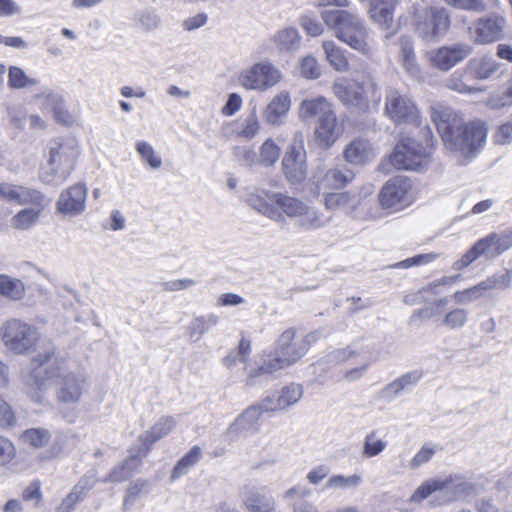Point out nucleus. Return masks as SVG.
<instances>
[{
    "instance_id": "1",
    "label": "nucleus",
    "mask_w": 512,
    "mask_h": 512,
    "mask_svg": "<svg viewBox=\"0 0 512 512\" xmlns=\"http://www.w3.org/2000/svg\"><path fill=\"white\" fill-rule=\"evenodd\" d=\"M24 381L39 392L47 391L56 383L57 400L66 405L77 404L85 390L84 377L67 372L64 359L57 355L54 347L46 348L31 359Z\"/></svg>"
},
{
    "instance_id": "2",
    "label": "nucleus",
    "mask_w": 512,
    "mask_h": 512,
    "mask_svg": "<svg viewBox=\"0 0 512 512\" xmlns=\"http://www.w3.org/2000/svg\"><path fill=\"white\" fill-rule=\"evenodd\" d=\"M431 118L445 146L450 150L471 156L478 152L486 141L487 129L482 122L473 121L465 124L462 117L451 108L433 109Z\"/></svg>"
},
{
    "instance_id": "3",
    "label": "nucleus",
    "mask_w": 512,
    "mask_h": 512,
    "mask_svg": "<svg viewBox=\"0 0 512 512\" xmlns=\"http://www.w3.org/2000/svg\"><path fill=\"white\" fill-rule=\"evenodd\" d=\"M316 338V332L299 338L296 336L295 329L285 330L277 339L274 351L267 355L262 365L249 371L247 385L260 384L275 372L296 363L307 353L311 342Z\"/></svg>"
},
{
    "instance_id": "4",
    "label": "nucleus",
    "mask_w": 512,
    "mask_h": 512,
    "mask_svg": "<svg viewBox=\"0 0 512 512\" xmlns=\"http://www.w3.org/2000/svg\"><path fill=\"white\" fill-rule=\"evenodd\" d=\"M80 155L78 141L73 137H58L48 144L46 162L39 169V179L45 185L60 186L69 179Z\"/></svg>"
},
{
    "instance_id": "5",
    "label": "nucleus",
    "mask_w": 512,
    "mask_h": 512,
    "mask_svg": "<svg viewBox=\"0 0 512 512\" xmlns=\"http://www.w3.org/2000/svg\"><path fill=\"white\" fill-rule=\"evenodd\" d=\"M321 18L338 40L363 55L373 53L369 30L358 14L344 9H326L321 12Z\"/></svg>"
},
{
    "instance_id": "6",
    "label": "nucleus",
    "mask_w": 512,
    "mask_h": 512,
    "mask_svg": "<svg viewBox=\"0 0 512 512\" xmlns=\"http://www.w3.org/2000/svg\"><path fill=\"white\" fill-rule=\"evenodd\" d=\"M422 140L406 138L399 141L390 156L391 164L398 170L420 171L428 162L434 138L428 126L419 128Z\"/></svg>"
},
{
    "instance_id": "7",
    "label": "nucleus",
    "mask_w": 512,
    "mask_h": 512,
    "mask_svg": "<svg viewBox=\"0 0 512 512\" xmlns=\"http://www.w3.org/2000/svg\"><path fill=\"white\" fill-rule=\"evenodd\" d=\"M272 197L273 209L277 211L279 217L271 218V220L283 223L287 217L297 218L296 225L304 231L316 230L325 226L326 220L322 215L301 199L282 192H275Z\"/></svg>"
},
{
    "instance_id": "8",
    "label": "nucleus",
    "mask_w": 512,
    "mask_h": 512,
    "mask_svg": "<svg viewBox=\"0 0 512 512\" xmlns=\"http://www.w3.org/2000/svg\"><path fill=\"white\" fill-rule=\"evenodd\" d=\"M0 332L4 345L15 354L30 351L40 336L35 326L17 318L7 320Z\"/></svg>"
},
{
    "instance_id": "9",
    "label": "nucleus",
    "mask_w": 512,
    "mask_h": 512,
    "mask_svg": "<svg viewBox=\"0 0 512 512\" xmlns=\"http://www.w3.org/2000/svg\"><path fill=\"white\" fill-rule=\"evenodd\" d=\"M450 15L445 8L432 7L416 15L415 31L424 40L443 36L450 27Z\"/></svg>"
},
{
    "instance_id": "10",
    "label": "nucleus",
    "mask_w": 512,
    "mask_h": 512,
    "mask_svg": "<svg viewBox=\"0 0 512 512\" xmlns=\"http://www.w3.org/2000/svg\"><path fill=\"white\" fill-rule=\"evenodd\" d=\"M282 170L290 184H299L307 177V153L301 137L294 138L283 159Z\"/></svg>"
},
{
    "instance_id": "11",
    "label": "nucleus",
    "mask_w": 512,
    "mask_h": 512,
    "mask_svg": "<svg viewBox=\"0 0 512 512\" xmlns=\"http://www.w3.org/2000/svg\"><path fill=\"white\" fill-rule=\"evenodd\" d=\"M411 182L403 176L388 180L381 188L378 198L383 209L398 211L410 204Z\"/></svg>"
},
{
    "instance_id": "12",
    "label": "nucleus",
    "mask_w": 512,
    "mask_h": 512,
    "mask_svg": "<svg viewBox=\"0 0 512 512\" xmlns=\"http://www.w3.org/2000/svg\"><path fill=\"white\" fill-rule=\"evenodd\" d=\"M280 79V72L269 62L256 63L239 75V83L247 90H265Z\"/></svg>"
},
{
    "instance_id": "13",
    "label": "nucleus",
    "mask_w": 512,
    "mask_h": 512,
    "mask_svg": "<svg viewBox=\"0 0 512 512\" xmlns=\"http://www.w3.org/2000/svg\"><path fill=\"white\" fill-rule=\"evenodd\" d=\"M385 112L396 124L417 123L418 110L414 102L396 89H389L386 94Z\"/></svg>"
},
{
    "instance_id": "14",
    "label": "nucleus",
    "mask_w": 512,
    "mask_h": 512,
    "mask_svg": "<svg viewBox=\"0 0 512 512\" xmlns=\"http://www.w3.org/2000/svg\"><path fill=\"white\" fill-rule=\"evenodd\" d=\"M87 194V186L82 182L64 189L56 202L57 211L69 217L81 215L86 209Z\"/></svg>"
},
{
    "instance_id": "15",
    "label": "nucleus",
    "mask_w": 512,
    "mask_h": 512,
    "mask_svg": "<svg viewBox=\"0 0 512 512\" xmlns=\"http://www.w3.org/2000/svg\"><path fill=\"white\" fill-rule=\"evenodd\" d=\"M505 18L496 13L489 14L486 17L479 18L475 21L470 31L473 33V38L476 43L488 44L495 42L502 38Z\"/></svg>"
},
{
    "instance_id": "16",
    "label": "nucleus",
    "mask_w": 512,
    "mask_h": 512,
    "mask_svg": "<svg viewBox=\"0 0 512 512\" xmlns=\"http://www.w3.org/2000/svg\"><path fill=\"white\" fill-rule=\"evenodd\" d=\"M472 53V47L468 44L458 43L451 46H443L430 52L431 63L440 70L447 71L463 61Z\"/></svg>"
},
{
    "instance_id": "17",
    "label": "nucleus",
    "mask_w": 512,
    "mask_h": 512,
    "mask_svg": "<svg viewBox=\"0 0 512 512\" xmlns=\"http://www.w3.org/2000/svg\"><path fill=\"white\" fill-rule=\"evenodd\" d=\"M423 373L420 370H413L404 373L391 383L384 386L377 394V398L384 402H392L403 393H409L422 379Z\"/></svg>"
},
{
    "instance_id": "18",
    "label": "nucleus",
    "mask_w": 512,
    "mask_h": 512,
    "mask_svg": "<svg viewBox=\"0 0 512 512\" xmlns=\"http://www.w3.org/2000/svg\"><path fill=\"white\" fill-rule=\"evenodd\" d=\"M273 195H275L274 191L254 187L246 189L241 199L256 212L271 219L279 217L277 211L273 209Z\"/></svg>"
},
{
    "instance_id": "19",
    "label": "nucleus",
    "mask_w": 512,
    "mask_h": 512,
    "mask_svg": "<svg viewBox=\"0 0 512 512\" xmlns=\"http://www.w3.org/2000/svg\"><path fill=\"white\" fill-rule=\"evenodd\" d=\"M0 198L18 204H33L42 206L44 194L36 189L17 186L10 183H0Z\"/></svg>"
},
{
    "instance_id": "20",
    "label": "nucleus",
    "mask_w": 512,
    "mask_h": 512,
    "mask_svg": "<svg viewBox=\"0 0 512 512\" xmlns=\"http://www.w3.org/2000/svg\"><path fill=\"white\" fill-rule=\"evenodd\" d=\"M367 204L366 197L352 191L326 193L324 206L328 210H341L346 214H352L355 210Z\"/></svg>"
},
{
    "instance_id": "21",
    "label": "nucleus",
    "mask_w": 512,
    "mask_h": 512,
    "mask_svg": "<svg viewBox=\"0 0 512 512\" xmlns=\"http://www.w3.org/2000/svg\"><path fill=\"white\" fill-rule=\"evenodd\" d=\"M341 133L342 129L338 124L334 110L316 122L315 141L323 149L330 148L338 140Z\"/></svg>"
},
{
    "instance_id": "22",
    "label": "nucleus",
    "mask_w": 512,
    "mask_h": 512,
    "mask_svg": "<svg viewBox=\"0 0 512 512\" xmlns=\"http://www.w3.org/2000/svg\"><path fill=\"white\" fill-rule=\"evenodd\" d=\"M504 65L491 56L475 57L466 65L465 74L476 80H487L502 73Z\"/></svg>"
},
{
    "instance_id": "23",
    "label": "nucleus",
    "mask_w": 512,
    "mask_h": 512,
    "mask_svg": "<svg viewBox=\"0 0 512 512\" xmlns=\"http://www.w3.org/2000/svg\"><path fill=\"white\" fill-rule=\"evenodd\" d=\"M175 426V420L171 416L161 417L150 430L139 436L142 447L139 448L140 453L146 456L154 443L165 437Z\"/></svg>"
},
{
    "instance_id": "24",
    "label": "nucleus",
    "mask_w": 512,
    "mask_h": 512,
    "mask_svg": "<svg viewBox=\"0 0 512 512\" xmlns=\"http://www.w3.org/2000/svg\"><path fill=\"white\" fill-rule=\"evenodd\" d=\"M260 417L259 408H255L253 405L249 406L230 424L227 435L230 439H235L242 433L257 431Z\"/></svg>"
},
{
    "instance_id": "25",
    "label": "nucleus",
    "mask_w": 512,
    "mask_h": 512,
    "mask_svg": "<svg viewBox=\"0 0 512 512\" xmlns=\"http://www.w3.org/2000/svg\"><path fill=\"white\" fill-rule=\"evenodd\" d=\"M332 104L323 96L303 100L299 107V116L303 121L322 119L332 112Z\"/></svg>"
},
{
    "instance_id": "26",
    "label": "nucleus",
    "mask_w": 512,
    "mask_h": 512,
    "mask_svg": "<svg viewBox=\"0 0 512 512\" xmlns=\"http://www.w3.org/2000/svg\"><path fill=\"white\" fill-rule=\"evenodd\" d=\"M332 89L335 96L344 105L357 108L364 107L362 97L353 80L349 81L346 78H339L334 82Z\"/></svg>"
},
{
    "instance_id": "27",
    "label": "nucleus",
    "mask_w": 512,
    "mask_h": 512,
    "mask_svg": "<svg viewBox=\"0 0 512 512\" xmlns=\"http://www.w3.org/2000/svg\"><path fill=\"white\" fill-rule=\"evenodd\" d=\"M345 160L353 165H362L374 158L371 143L365 139H355L343 152Z\"/></svg>"
},
{
    "instance_id": "28",
    "label": "nucleus",
    "mask_w": 512,
    "mask_h": 512,
    "mask_svg": "<svg viewBox=\"0 0 512 512\" xmlns=\"http://www.w3.org/2000/svg\"><path fill=\"white\" fill-rule=\"evenodd\" d=\"M141 457L144 456L140 453V450H138L136 455L129 456L122 463L115 466L102 482L120 483L129 479L141 465Z\"/></svg>"
},
{
    "instance_id": "29",
    "label": "nucleus",
    "mask_w": 512,
    "mask_h": 512,
    "mask_svg": "<svg viewBox=\"0 0 512 512\" xmlns=\"http://www.w3.org/2000/svg\"><path fill=\"white\" fill-rule=\"evenodd\" d=\"M271 41L280 53H292L300 48L301 36L296 28L286 27L277 31Z\"/></svg>"
},
{
    "instance_id": "30",
    "label": "nucleus",
    "mask_w": 512,
    "mask_h": 512,
    "mask_svg": "<svg viewBox=\"0 0 512 512\" xmlns=\"http://www.w3.org/2000/svg\"><path fill=\"white\" fill-rule=\"evenodd\" d=\"M354 84L362 97L364 107L368 102H379L381 99L380 88L376 78L371 73H365L354 80Z\"/></svg>"
},
{
    "instance_id": "31",
    "label": "nucleus",
    "mask_w": 512,
    "mask_h": 512,
    "mask_svg": "<svg viewBox=\"0 0 512 512\" xmlns=\"http://www.w3.org/2000/svg\"><path fill=\"white\" fill-rule=\"evenodd\" d=\"M242 498L250 512H271L274 509L273 499L261 494L255 488L245 487L242 492Z\"/></svg>"
},
{
    "instance_id": "32",
    "label": "nucleus",
    "mask_w": 512,
    "mask_h": 512,
    "mask_svg": "<svg viewBox=\"0 0 512 512\" xmlns=\"http://www.w3.org/2000/svg\"><path fill=\"white\" fill-rule=\"evenodd\" d=\"M481 240L488 251V257L499 256L512 247V230L490 233Z\"/></svg>"
},
{
    "instance_id": "33",
    "label": "nucleus",
    "mask_w": 512,
    "mask_h": 512,
    "mask_svg": "<svg viewBox=\"0 0 512 512\" xmlns=\"http://www.w3.org/2000/svg\"><path fill=\"white\" fill-rule=\"evenodd\" d=\"M354 176L353 171L350 169H329L318 183V189L319 191L325 189H341L350 183Z\"/></svg>"
},
{
    "instance_id": "34",
    "label": "nucleus",
    "mask_w": 512,
    "mask_h": 512,
    "mask_svg": "<svg viewBox=\"0 0 512 512\" xmlns=\"http://www.w3.org/2000/svg\"><path fill=\"white\" fill-rule=\"evenodd\" d=\"M219 317L214 313L199 315L192 318L188 325V334L193 341H199L202 336L215 327Z\"/></svg>"
},
{
    "instance_id": "35",
    "label": "nucleus",
    "mask_w": 512,
    "mask_h": 512,
    "mask_svg": "<svg viewBox=\"0 0 512 512\" xmlns=\"http://www.w3.org/2000/svg\"><path fill=\"white\" fill-rule=\"evenodd\" d=\"M290 108V97L288 94L276 95L267 105L264 111V119L269 124H277Z\"/></svg>"
},
{
    "instance_id": "36",
    "label": "nucleus",
    "mask_w": 512,
    "mask_h": 512,
    "mask_svg": "<svg viewBox=\"0 0 512 512\" xmlns=\"http://www.w3.org/2000/svg\"><path fill=\"white\" fill-rule=\"evenodd\" d=\"M202 450L199 446H193L187 453H185L175 464L171 473V480L175 481L186 474L195 466L201 459Z\"/></svg>"
},
{
    "instance_id": "37",
    "label": "nucleus",
    "mask_w": 512,
    "mask_h": 512,
    "mask_svg": "<svg viewBox=\"0 0 512 512\" xmlns=\"http://www.w3.org/2000/svg\"><path fill=\"white\" fill-rule=\"evenodd\" d=\"M399 46L402 57V65L404 69L413 77H417L420 74V68L417 64L414 46L411 37L402 36L399 39Z\"/></svg>"
},
{
    "instance_id": "38",
    "label": "nucleus",
    "mask_w": 512,
    "mask_h": 512,
    "mask_svg": "<svg viewBox=\"0 0 512 512\" xmlns=\"http://www.w3.org/2000/svg\"><path fill=\"white\" fill-rule=\"evenodd\" d=\"M451 479H428L424 481L411 495L410 502L419 503L427 499L432 493L449 488Z\"/></svg>"
},
{
    "instance_id": "39",
    "label": "nucleus",
    "mask_w": 512,
    "mask_h": 512,
    "mask_svg": "<svg viewBox=\"0 0 512 512\" xmlns=\"http://www.w3.org/2000/svg\"><path fill=\"white\" fill-rule=\"evenodd\" d=\"M323 49L327 61L336 71L345 72L348 70L349 62L341 47L337 46L333 41H325Z\"/></svg>"
},
{
    "instance_id": "40",
    "label": "nucleus",
    "mask_w": 512,
    "mask_h": 512,
    "mask_svg": "<svg viewBox=\"0 0 512 512\" xmlns=\"http://www.w3.org/2000/svg\"><path fill=\"white\" fill-rule=\"evenodd\" d=\"M136 26L145 32H151L158 29L161 25V17L156 9L148 7L135 13Z\"/></svg>"
},
{
    "instance_id": "41",
    "label": "nucleus",
    "mask_w": 512,
    "mask_h": 512,
    "mask_svg": "<svg viewBox=\"0 0 512 512\" xmlns=\"http://www.w3.org/2000/svg\"><path fill=\"white\" fill-rule=\"evenodd\" d=\"M0 296L20 300L25 296L24 284L18 279L0 274Z\"/></svg>"
},
{
    "instance_id": "42",
    "label": "nucleus",
    "mask_w": 512,
    "mask_h": 512,
    "mask_svg": "<svg viewBox=\"0 0 512 512\" xmlns=\"http://www.w3.org/2000/svg\"><path fill=\"white\" fill-rule=\"evenodd\" d=\"M512 283V272L510 270H503L487 277L481 281V288L485 291L488 290H505L511 286Z\"/></svg>"
},
{
    "instance_id": "43",
    "label": "nucleus",
    "mask_w": 512,
    "mask_h": 512,
    "mask_svg": "<svg viewBox=\"0 0 512 512\" xmlns=\"http://www.w3.org/2000/svg\"><path fill=\"white\" fill-rule=\"evenodd\" d=\"M38 80L30 78L24 70L17 66H10L8 69V85L12 89H22L28 86H35Z\"/></svg>"
},
{
    "instance_id": "44",
    "label": "nucleus",
    "mask_w": 512,
    "mask_h": 512,
    "mask_svg": "<svg viewBox=\"0 0 512 512\" xmlns=\"http://www.w3.org/2000/svg\"><path fill=\"white\" fill-rule=\"evenodd\" d=\"M279 156L280 148L272 139L269 138L265 140L260 147L258 162L266 167H269L278 161Z\"/></svg>"
},
{
    "instance_id": "45",
    "label": "nucleus",
    "mask_w": 512,
    "mask_h": 512,
    "mask_svg": "<svg viewBox=\"0 0 512 512\" xmlns=\"http://www.w3.org/2000/svg\"><path fill=\"white\" fill-rule=\"evenodd\" d=\"M40 212L32 208H26L19 211L13 216L12 226L19 230H27L31 228L39 219Z\"/></svg>"
},
{
    "instance_id": "46",
    "label": "nucleus",
    "mask_w": 512,
    "mask_h": 512,
    "mask_svg": "<svg viewBox=\"0 0 512 512\" xmlns=\"http://www.w3.org/2000/svg\"><path fill=\"white\" fill-rule=\"evenodd\" d=\"M484 254L488 256V251L484 246V242L479 239L458 261L454 263V268L456 270L466 268Z\"/></svg>"
},
{
    "instance_id": "47",
    "label": "nucleus",
    "mask_w": 512,
    "mask_h": 512,
    "mask_svg": "<svg viewBox=\"0 0 512 512\" xmlns=\"http://www.w3.org/2000/svg\"><path fill=\"white\" fill-rule=\"evenodd\" d=\"M136 151L140 155L142 161L147 163L152 169H159L162 166L161 157L148 142L138 141L136 143Z\"/></svg>"
},
{
    "instance_id": "48",
    "label": "nucleus",
    "mask_w": 512,
    "mask_h": 512,
    "mask_svg": "<svg viewBox=\"0 0 512 512\" xmlns=\"http://www.w3.org/2000/svg\"><path fill=\"white\" fill-rule=\"evenodd\" d=\"M387 443L377 436V431L368 433L364 440L363 455L367 458L375 457L384 451Z\"/></svg>"
},
{
    "instance_id": "49",
    "label": "nucleus",
    "mask_w": 512,
    "mask_h": 512,
    "mask_svg": "<svg viewBox=\"0 0 512 512\" xmlns=\"http://www.w3.org/2000/svg\"><path fill=\"white\" fill-rule=\"evenodd\" d=\"M303 390L299 384H291L282 389L281 394L278 396V406L280 409H285L289 406L296 404L302 397Z\"/></svg>"
},
{
    "instance_id": "50",
    "label": "nucleus",
    "mask_w": 512,
    "mask_h": 512,
    "mask_svg": "<svg viewBox=\"0 0 512 512\" xmlns=\"http://www.w3.org/2000/svg\"><path fill=\"white\" fill-rule=\"evenodd\" d=\"M487 105L494 110L512 105V79L502 92L493 94L488 98Z\"/></svg>"
},
{
    "instance_id": "51",
    "label": "nucleus",
    "mask_w": 512,
    "mask_h": 512,
    "mask_svg": "<svg viewBox=\"0 0 512 512\" xmlns=\"http://www.w3.org/2000/svg\"><path fill=\"white\" fill-rule=\"evenodd\" d=\"M362 479L359 475H333L329 478L326 483L327 488H339V489H347V488H355L360 485Z\"/></svg>"
},
{
    "instance_id": "52",
    "label": "nucleus",
    "mask_w": 512,
    "mask_h": 512,
    "mask_svg": "<svg viewBox=\"0 0 512 512\" xmlns=\"http://www.w3.org/2000/svg\"><path fill=\"white\" fill-rule=\"evenodd\" d=\"M437 258L436 254L426 253L418 254L405 260L394 263L390 266L393 269H408L414 266L426 265Z\"/></svg>"
},
{
    "instance_id": "53",
    "label": "nucleus",
    "mask_w": 512,
    "mask_h": 512,
    "mask_svg": "<svg viewBox=\"0 0 512 512\" xmlns=\"http://www.w3.org/2000/svg\"><path fill=\"white\" fill-rule=\"evenodd\" d=\"M468 321V312L462 308H456L448 312L444 319L443 324L450 329H460Z\"/></svg>"
},
{
    "instance_id": "54",
    "label": "nucleus",
    "mask_w": 512,
    "mask_h": 512,
    "mask_svg": "<svg viewBox=\"0 0 512 512\" xmlns=\"http://www.w3.org/2000/svg\"><path fill=\"white\" fill-rule=\"evenodd\" d=\"M49 437V432L44 429H28L22 435L23 441L35 448L43 447Z\"/></svg>"
},
{
    "instance_id": "55",
    "label": "nucleus",
    "mask_w": 512,
    "mask_h": 512,
    "mask_svg": "<svg viewBox=\"0 0 512 512\" xmlns=\"http://www.w3.org/2000/svg\"><path fill=\"white\" fill-rule=\"evenodd\" d=\"M448 5L465 11L481 13L487 10L484 0H443Z\"/></svg>"
},
{
    "instance_id": "56",
    "label": "nucleus",
    "mask_w": 512,
    "mask_h": 512,
    "mask_svg": "<svg viewBox=\"0 0 512 512\" xmlns=\"http://www.w3.org/2000/svg\"><path fill=\"white\" fill-rule=\"evenodd\" d=\"M146 486L147 481L143 479H138L129 485L123 501V510L130 509Z\"/></svg>"
},
{
    "instance_id": "57",
    "label": "nucleus",
    "mask_w": 512,
    "mask_h": 512,
    "mask_svg": "<svg viewBox=\"0 0 512 512\" xmlns=\"http://www.w3.org/2000/svg\"><path fill=\"white\" fill-rule=\"evenodd\" d=\"M233 155L235 160L241 165V166H252L256 163H258V155L257 153L248 148L243 146H236L233 149Z\"/></svg>"
},
{
    "instance_id": "58",
    "label": "nucleus",
    "mask_w": 512,
    "mask_h": 512,
    "mask_svg": "<svg viewBox=\"0 0 512 512\" xmlns=\"http://www.w3.org/2000/svg\"><path fill=\"white\" fill-rule=\"evenodd\" d=\"M483 292H485L484 288H481V282L477 285L470 287L468 289L457 291L454 293L453 298L457 303L467 304L469 302L475 301L482 297Z\"/></svg>"
},
{
    "instance_id": "59",
    "label": "nucleus",
    "mask_w": 512,
    "mask_h": 512,
    "mask_svg": "<svg viewBox=\"0 0 512 512\" xmlns=\"http://www.w3.org/2000/svg\"><path fill=\"white\" fill-rule=\"evenodd\" d=\"M300 74L307 79H317L321 75V71L317 60L312 56H306L300 63Z\"/></svg>"
},
{
    "instance_id": "60",
    "label": "nucleus",
    "mask_w": 512,
    "mask_h": 512,
    "mask_svg": "<svg viewBox=\"0 0 512 512\" xmlns=\"http://www.w3.org/2000/svg\"><path fill=\"white\" fill-rule=\"evenodd\" d=\"M259 129L260 125L256 115V109L254 108L250 115L244 119L243 128L239 132V135L246 139H252L259 132Z\"/></svg>"
},
{
    "instance_id": "61",
    "label": "nucleus",
    "mask_w": 512,
    "mask_h": 512,
    "mask_svg": "<svg viewBox=\"0 0 512 512\" xmlns=\"http://www.w3.org/2000/svg\"><path fill=\"white\" fill-rule=\"evenodd\" d=\"M97 482V471L91 469L84 474V476L77 482L74 488L76 491L86 496L87 492L90 491Z\"/></svg>"
},
{
    "instance_id": "62",
    "label": "nucleus",
    "mask_w": 512,
    "mask_h": 512,
    "mask_svg": "<svg viewBox=\"0 0 512 512\" xmlns=\"http://www.w3.org/2000/svg\"><path fill=\"white\" fill-rule=\"evenodd\" d=\"M196 285V281L191 278L184 279H174L161 283V287L163 290L168 292H177L181 290H186Z\"/></svg>"
},
{
    "instance_id": "63",
    "label": "nucleus",
    "mask_w": 512,
    "mask_h": 512,
    "mask_svg": "<svg viewBox=\"0 0 512 512\" xmlns=\"http://www.w3.org/2000/svg\"><path fill=\"white\" fill-rule=\"evenodd\" d=\"M303 29L311 36L315 37L323 32L322 24L310 15H303L300 19Z\"/></svg>"
},
{
    "instance_id": "64",
    "label": "nucleus",
    "mask_w": 512,
    "mask_h": 512,
    "mask_svg": "<svg viewBox=\"0 0 512 512\" xmlns=\"http://www.w3.org/2000/svg\"><path fill=\"white\" fill-rule=\"evenodd\" d=\"M42 99L41 109L45 112L53 113L64 103L62 96L57 93H48L40 97Z\"/></svg>"
}]
</instances>
